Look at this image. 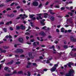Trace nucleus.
<instances>
[{
  "mask_svg": "<svg viewBox=\"0 0 76 76\" xmlns=\"http://www.w3.org/2000/svg\"><path fill=\"white\" fill-rule=\"evenodd\" d=\"M58 66V65L57 64H55L54 66L51 69L50 71L52 72H54L57 69V67Z\"/></svg>",
  "mask_w": 76,
  "mask_h": 76,
  "instance_id": "obj_1",
  "label": "nucleus"
},
{
  "mask_svg": "<svg viewBox=\"0 0 76 76\" xmlns=\"http://www.w3.org/2000/svg\"><path fill=\"white\" fill-rule=\"evenodd\" d=\"M74 71L73 69H71L69 71V73L66 74L65 76H71L72 74L74 73Z\"/></svg>",
  "mask_w": 76,
  "mask_h": 76,
  "instance_id": "obj_2",
  "label": "nucleus"
},
{
  "mask_svg": "<svg viewBox=\"0 0 76 76\" xmlns=\"http://www.w3.org/2000/svg\"><path fill=\"white\" fill-rule=\"evenodd\" d=\"M23 50L22 49H18L16 51H15V52L16 53H23Z\"/></svg>",
  "mask_w": 76,
  "mask_h": 76,
  "instance_id": "obj_3",
  "label": "nucleus"
},
{
  "mask_svg": "<svg viewBox=\"0 0 76 76\" xmlns=\"http://www.w3.org/2000/svg\"><path fill=\"white\" fill-rule=\"evenodd\" d=\"M32 4L33 6H37L38 5V3L37 1H34L33 2Z\"/></svg>",
  "mask_w": 76,
  "mask_h": 76,
  "instance_id": "obj_4",
  "label": "nucleus"
},
{
  "mask_svg": "<svg viewBox=\"0 0 76 76\" xmlns=\"http://www.w3.org/2000/svg\"><path fill=\"white\" fill-rule=\"evenodd\" d=\"M18 41L19 42H21V43H23V39L22 38H20L18 39Z\"/></svg>",
  "mask_w": 76,
  "mask_h": 76,
  "instance_id": "obj_5",
  "label": "nucleus"
},
{
  "mask_svg": "<svg viewBox=\"0 0 76 76\" xmlns=\"http://www.w3.org/2000/svg\"><path fill=\"white\" fill-rule=\"evenodd\" d=\"M32 65V63L29 62L28 63V65L26 66V68H29L31 67V65Z\"/></svg>",
  "mask_w": 76,
  "mask_h": 76,
  "instance_id": "obj_6",
  "label": "nucleus"
},
{
  "mask_svg": "<svg viewBox=\"0 0 76 76\" xmlns=\"http://www.w3.org/2000/svg\"><path fill=\"white\" fill-rule=\"evenodd\" d=\"M20 29L24 30L25 29V26H23V25H21L20 26Z\"/></svg>",
  "mask_w": 76,
  "mask_h": 76,
  "instance_id": "obj_7",
  "label": "nucleus"
},
{
  "mask_svg": "<svg viewBox=\"0 0 76 76\" xmlns=\"http://www.w3.org/2000/svg\"><path fill=\"white\" fill-rule=\"evenodd\" d=\"M45 19H43L42 20H41L40 21V23L41 24V25H45V23H44L43 21H45Z\"/></svg>",
  "mask_w": 76,
  "mask_h": 76,
  "instance_id": "obj_8",
  "label": "nucleus"
},
{
  "mask_svg": "<svg viewBox=\"0 0 76 76\" xmlns=\"http://www.w3.org/2000/svg\"><path fill=\"white\" fill-rule=\"evenodd\" d=\"M40 34L42 36H45V35H46V34H45V33H44L43 31L40 32Z\"/></svg>",
  "mask_w": 76,
  "mask_h": 76,
  "instance_id": "obj_9",
  "label": "nucleus"
},
{
  "mask_svg": "<svg viewBox=\"0 0 76 76\" xmlns=\"http://www.w3.org/2000/svg\"><path fill=\"white\" fill-rule=\"evenodd\" d=\"M73 64L72 62H69L68 64V66L70 68H71V65H73Z\"/></svg>",
  "mask_w": 76,
  "mask_h": 76,
  "instance_id": "obj_10",
  "label": "nucleus"
},
{
  "mask_svg": "<svg viewBox=\"0 0 76 76\" xmlns=\"http://www.w3.org/2000/svg\"><path fill=\"white\" fill-rule=\"evenodd\" d=\"M14 62V61H13V60H12L10 62L8 63H7V65H10V64H12Z\"/></svg>",
  "mask_w": 76,
  "mask_h": 76,
  "instance_id": "obj_11",
  "label": "nucleus"
},
{
  "mask_svg": "<svg viewBox=\"0 0 76 76\" xmlns=\"http://www.w3.org/2000/svg\"><path fill=\"white\" fill-rule=\"evenodd\" d=\"M49 12H50V13L51 15H54V14H55V13L53 12V10H49Z\"/></svg>",
  "mask_w": 76,
  "mask_h": 76,
  "instance_id": "obj_12",
  "label": "nucleus"
},
{
  "mask_svg": "<svg viewBox=\"0 0 76 76\" xmlns=\"http://www.w3.org/2000/svg\"><path fill=\"white\" fill-rule=\"evenodd\" d=\"M74 39H75V38H74V37H73V36H71L70 40L72 42H73Z\"/></svg>",
  "mask_w": 76,
  "mask_h": 76,
  "instance_id": "obj_13",
  "label": "nucleus"
},
{
  "mask_svg": "<svg viewBox=\"0 0 76 76\" xmlns=\"http://www.w3.org/2000/svg\"><path fill=\"white\" fill-rule=\"evenodd\" d=\"M13 75V74H9L8 73H6L5 74V76H10L11 75Z\"/></svg>",
  "mask_w": 76,
  "mask_h": 76,
  "instance_id": "obj_14",
  "label": "nucleus"
},
{
  "mask_svg": "<svg viewBox=\"0 0 76 76\" xmlns=\"http://www.w3.org/2000/svg\"><path fill=\"white\" fill-rule=\"evenodd\" d=\"M6 52V50H3L2 49V50H1V53H5Z\"/></svg>",
  "mask_w": 76,
  "mask_h": 76,
  "instance_id": "obj_15",
  "label": "nucleus"
},
{
  "mask_svg": "<svg viewBox=\"0 0 76 76\" xmlns=\"http://www.w3.org/2000/svg\"><path fill=\"white\" fill-rule=\"evenodd\" d=\"M48 14L47 13H45L44 14V18H47V15Z\"/></svg>",
  "mask_w": 76,
  "mask_h": 76,
  "instance_id": "obj_16",
  "label": "nucleus"
},
{
  "mask_svg": "<svg viewBox=\"0 0 76 76\" xmlns=\"http://www.w3.org/2000/svg\"><path fill=\"white\" fill-rule=\"evenodd\" d=\"M37 20H39V19H42V18L41 16H39V17H37Z\"/></svg>",
  "mask_w": 76,
  "mask_h": 76,
  "instance_id": "obj_17",
  "label": "nucleus"
},
{
  "mask_svg": "<svg viewBox=\"0 0 76 76\" xmlns=\"http://www.w3.org/2000/svg\"><path fill=\"white\" fill-rule=\"evenodd\" d=\"M4 49H7V48H9V46H5L3 47Z\"/></svg>",
  "mask_w": 76,
  "mask_h": 76,
  "instance_id": "obj_18",
  "label": "nucleus"
},
{
  "mask_svg": "<svg viewBox=\"0 0 76 76\" xmlns=\"http://www.w3.org/2000/svg\"><path fill=\"white\" fill-rule=\"evenodd\" d=\"M16 29L18 30H19V29H20V26H16Z\"/></svg>",
  "mask_w": 76,
  "mask_h": 76,
  "instance_id": "obj_19",
  "label": "nucleus"
},
{
  "mask_svg": "<svg viewBox=\"0 0 76 76\" xmlns=\"http://www.w3.org/2000/svg\"><path fill=\"white\" fill-rule=\"evenodd\" d=\"M71 56L72 57H76V53H75L74 55H71Z\"/></svg>",
  "mask_w": 76,
  "mask_h": 76,
  "instance_id": "obj_20",
  "label": "nucleus"
},
{
  "mask_svg": "<svg viewBox=\"0 0 76 76\" xmlns=\"http://www.w3.org/2000/svg\"><path fill=\"white\" fill-rule=\"evenodd\" d=\"M61 31L62 32H64V29L63 27L61 29Z\"/></svg>",
  "mask_w": 76,
  "mask_h": 76,
  "instance_id": "obj_21",
  "label": "nucleus"
},
{
  "mask_svg": "<svg viewBox=\"0 0 76 76\" xmlns=\"http://www.w3.org/2000/svg\"><path fill=\"white\" fill-rule=\"evenodd\" d=\"M35 16V15H29V17L30 18H32L33 17H34Z\"/></svg>",
  "mask_w": 76,
  "mask_h": 76,
  "instance_id": "obj_22",
  "label": "nucleus"
},
{
  "mask_svg": "<svg viewBox=\"0 0 76 76\" xmlns=\"http://www.w3.org/2000/svg\"><path fill=\"white\" fill-rule=\"evenodd\" d=\"M15 0H7L5 1L6 3H8L9 1H14Z\"/></svg>",
  "mask_w": 76,
  "mask_h": 76,
  "instance_id": "obj_23",
  "label": "nucleus"
},
{
  "mask_svg": "<svg viewBox=\"0 0 76 76\" xmlns=\"http://www.w3.org/2000/svg\"><path fill=\"white\" fill-rule=\"evenodd\" d=\"M68 14H69V15H70L71 16H73V13L72 12H69L68 13Z\"/></svg>",
  "mask_w": 76,
  "mask_h": 76,
  "instance_id": "obj_24",
  "label": "nucleus"
},
{
  "mask_svg": "<svg viewBox=\"0 0 76 76\" xmlns=\"http://www.w3.org/2000/svg\"><path fill=\"white\" fill-rule=\"evenodd\" d=\"M28 55L29 57H31V56L32 55V53H28Z\"/></svg>",
  "mask_w": 76,
  "mask_h": 76,
  "instance_id": "obj_25",
  "label": "nucleus"
},
{
  "mask_svg": "<svg viewBox=\"0 0 76 76\" xmlns=\"http://www.w3.org/2000/svg\"><path fill=\"white\" fill-rule=\"evenodd\" d=\"M50 19L51 20H54V18L53 16H52L50 18Z\"/></svg>",
  "mask_w": 76,
  "mask_h": 76,
  "instance_id": "obj_26",
  "label": "nucleus"
},
{
  "mask_svg": "<svg viewBox=\"0 0 76 76\" xmlns=\"http://www.w3.org/2000/svg\"><path fill=\"white\" fill-rule=\"evenodd\" d=\"M3 30L5 32H7V29L5 28H2Z\"/></svg>",
  "mask_w": 76,
  "mask_h": 76,
  "instance_id": "obj_27",
  "label": "nucleus"
},
{
  "mask_svg": "<svg viewBox=\"0 0 76 76\" xmlns=\"http://www.w3.org/2000/svg\"><path fill=\"white\" fill-rule=\"evenodd\" d=\"M32 64H33V66H36V67H37V66H38L37 65V64L35 63H32Z\"/></svg>",
  "mask_w": 76,
  "mask_h": 76,
  "instance_id": "obj_28",
  "label": "nucleus"
},
{
  "mask_svg": "<svg viewBox=\"0 0 76 76\" xmlns=\"http://www.w3.org/2000/svg\"><path fill=\"white\" fill-rule=\"evenodd\" d=\"M27 76H31V72H27Z\"/></svg>",
  "mask_w": 76,
  "mask_h": 76,
  "instance_id": "obj_29",
  "label": "nucleus"
},
{
  "mask_svg": "<svg viewBox=\"0 0 76 76\" xmlns=\"http://www.w3.org/2000/svg\"><path fill=\"white\" fill-rule=\"evenodd\" d=\"M4 70H9L8 67H5L4 68Z\"/></svg>",
  "mask_w": 76,
  "mask_h": 76,
  "instance_id": "obj_30",
  "label": "nucleus"
},
{
  "mask_svg": "<svg viewBox=\"0 0 76 76\" xmlns=\"http://www.w3.org/2000/svg\"><path fill=\"white\" fill-rule=\"evenodd\" d=\"M64 48H68V47H67V46L65 45L64 46Z\"/></svg>",
  "mask_w": 76,
  "mask_h": 76,
  "instance_id": "obj_31",
  "label": "nucleus"
},
{
  "mask_svg": "<svg viewBox=\"0 0 76 76\" xmlns=\"http://www.w3.org/2000/svg\"><path fill=\"white\" fill-rule=\"evenodd\" d=\"M36 42H34L33 43V44L34 46H37V45H36Z\"/></svg>",
  "mask_w": 76,
  "mask_h": 76,
  "instance_id": "obj_32",
  "label": "nucleus"
},
{
  "mask_svg": "<svg viewBox=\"0 0 76 76\" xmlns=\"http://www.w3.org/2000/svg\"><path fill=\"white\" fill-rule=\"evenodd\" d=\"M18 74H21L22 73V71H19L18 72Z\"/></svg>",
  "mask_w": 76,
  "mask_h": 76,
  "instance_id": "obj_33",
  "label": "nucleus"
},
{
  "mask_svg": "<svg viewBox=\"0 0 76 76\" xmlns=\"http://www.w3.org/2000/svg\"><path fill=\"white\" fill-rule=\"evenodd\" d=\"M14 15L12 14L10 15V18H13V17H14Z\"/></svg>",
  "mask_w": 76,
  "mask_h": 76,
  "instance_id": "obj_34",
  "label": "nucleus"
},
{
  "mask_svg": "<svg viewBox=\"0 0 76 76\" xmlns=\"http://www.w3.org/2000/svg\"><path fill=\"white\" fill-rule=\"evenodd\" d=\"M50 61H49V60L48 59L47 60V61L46 62V63L47 64L50 63Z\"/></svg>",
  "mask_w": 76,
  "mask_h": 76,
  "instance_id": "obj_35",
  "label": "nucleus"
},
{
  "mask_svg": "<svg viewBox=\"0 0 76 76\" xmlns=\"http://www.w3.org/2000/svg\"><path fill=\"white\" fill-rule=\"evenodd\" d=\"M46 28H47V27H46V26H44L42 28V29H44Z\"/></svg>",
  "mask_w": 76,
  "mask_h": 76,
  "instance_id": "obj_36",
  "label": "nucleus"
},
{
  "mask_svg": "<svg viewBox=\"0 0 76 76\" xmlns=\"http://www.w3.org/2000/svg\"><path fill=\"white\" fill-rule=\"evenodd\" d=\"M14 4H15V3L14 2H13V3H11V4H10V6H13V5H14Z\"/></svg>",
  "mask_w": 76,
  "mask_h": 76,
  "instance_id": "obj_37",
  "label": "nucleus"
},
{
  "mask_svg": "<svg viewBox=\"0 0 76 76\" xmlns=\"http://www.w3.org/2000/svg\"><path fill=\"white\" fill-rule=\"evenodd\" d=\"M20 61L16 62V64H20Z\"/></svg>",
  "mask_w": 76,
  "mask_h": 76,
  "instance_id": "obj_38",
  "label": "nucleus"
},
{
  "mask_svg": "<svg viewBox=\"0 0 76 76\" xmlns=\"http://www.w3.org/2000/svg\"><path fill=\"white\" fill-rule=\"evenodd\" d=\"M48 70V69H47L46 68L43 69V71H44L45 72H46V71H47Z\"/></svg>",
  "mask_w": 76,
  "mask_h": 76,
  "instance_id": "obj_39",
  "label": "nucleus"
},
{
  "mask_svg": "<svg viewBox=\"0 0 76 76\" xmlns=\"http://www.w3.org/2000/svg\"><path fill=\"white\" fill-rule=\"evenodd\" d=\"M16 73H17L16 71H15L13 72V73H11V74H13H13Z\"/></svg>",
  "mask_w": 76,
  "mask_h": 76,
  "instance_id": "obj_40",
  "label": "nucleus"
},
{
  "mask_svg": "<svg viewBox=\"0 0 76 76\" xmlns=\"http://www.w3.org/2000/svg\"><path fill=\"white\" fill-rule=\"evenodd\" d=\"M4 22H0V25H4Z\"/></svg>",
  "mask_w": 76,
  "mask_h": 76,
  "instance_id": "obj_41",
  "label": "nucleus"
},
{
  "mask_svg": "<svg viewBox=\"0 0 76 76\" xmlns=\"http://www.w3.org/2000/svg\"><path fill=\"white\" fill-rule=\"evenodd\" d=\"M60 74L62 75H64V73L63 72H61L60 73Z\"/></svg>",
  "mask_w": 76,
  "mask_h": 76,
  "instance_id": "obj_42",
  "label": "nucleus"
},
{
  "mask_svg": "<svg viewBox=\"0 0 76 76\" xmlns=\"http://www.w3.org/2000/svg\"><path fill=\"white\" fill-rule=\"evenodd\" d=\"M4 6V5L3 4H1L0 5V7H3Z\"/></svg>",
  "mask_w": 76,
  "mask_h": 76,
  "instance_id": "obj_43",
  "label": "nucleus"
},
{
  "mask_svg": "<svg viewBox=\"0 0 76 76\" xmlns=\"http://www.w3.org/2000/svg\"><path fill=\"white\" fill-rule=\"evenodd\" d=\"M7 10H11V9H10V8H8L7 9Z\"/></svg>",
  "mask_w": 76,
  "mask_h": 76,
  "instance_id": "obj_44",
  "label": "nucleus"
},
{
  "mask_svg": "<svg viewBox=\"0 0 76 76\" xmlns=\"http://www.w3.org/2000/svg\"><path fill=\"white\" fill-rule=\"evenodd\" d=\"M65 9V8L63 7H61V10H64Z\"/></svg>",
  "mask_w": 76,
  "mask_h": 76,
  "instance_id": "obj_45",
  "label": "nucleus"
},
{
  "mask_svg": "<svg viewBox=\"0 0 76 76\" xmlns=\"http://www.w3.org/2000/svg\"><path fill=\"white\" fill-rule=\"evenodd\" d=\"M10 29L11 31H13V28L12 27H10Z\"/></svg>",
  "mask_w": 76,
  "mask_h": 76,
  "instance_id": "obj_46",
  "label": "nucleus"
},
{
  "mask_svg": "<svg viewBox=\"0 0 76 76\" xmlns=\"http://www.w3.org/2000/svg\"><path fill=\"white\" fill-rule=\"evenodd\" d=\"M72 51H76V48H73L72 50Z\"/></svg>",
  "mask_w": 76,
  "mask_h": 76,
  "instance_id": "obj_47",
  "label": "nucleus"
},
{
  "mask_svg": "<svg viewBox=\"0 0 76 76\" xmlns=\"http://www.w3.org/2000/svg\"><path fill=\"white\" fill-rule=\"evenodd\" d=\"M42 15V14H36V15L37 16H41V15Z\"/></svg>",
  "mask_w": 76,
  "mask_h": 76,
  "instance_id": "obj_48",
  "label": "nucleus"
},
{
  "mask_svg": "<svg viewBox=\"0 0 76 76\" xmlns=\"http://www.w3.org/2000/svg\"><path fill=\"white\" fill-rule=\"evenodd\" d=\"M23 16H25L26 18H27L28 17V16L26 15V14H24L23 15Z\"/></svg>",
  "mask_w": 76,
  "mask_h": 76,
  "instance_id": "obj_49",
  "label": "nucleus"
},
{
  "mask_svg": "<svg viewBox=\"0 0 76 76\" xmlns=\"http://www.w3.org/2000/svg\"><path fill=\"white\" fill-rule=\"evenodd\" d=\"M65 17H66V18H69V15H66V16H65Z\"/></svg>",
  "mask_w": 76,
  "mask_h": 76,
  "instance_id": "obj_50",
  "label": "nucleus"
},
{
  "mask_svg": "<svg viewBox=\"0 0 76 76\" xmlns=\"http://www.w3.org/2000/svg\"><path fill=\"white\" fill-rule=\"evenodd\" d=\"M39 58L40 59H41V60H42V59H43V57H42V56H40Z\"/></svg>",
  "mask_w": 76,
  "mask_h": 76,
  "instance_id": "obj_51",
  "label": "nucleus"
},
{
  "mask_svg": "<svg viewBox=\"0 0 76 76\" xmlns=\"http://www.w3.org/2000/svg\"><path fill=\"white\" fill-rule=\"evenodd\" d=\"M31 42H34V39H32L31 40Z\"/></svg>",
  "mask_w": 76,
  "mask_h": 76,
  "instance_id": "obj_52",
  "label": "nucleus"
},
{
  "mask_svg": "<svg viewBox=\"0 0 76 76\" xmlns=\"http://www.w3.org/2000/svg\"><path fill=\"white\" fill-rule=\"evenodd\" d=\"M6 25H9V22H7L6 23Z\"/></svg>",
  "mask_w": 76,
  "mask_h": 76,
  "instance_id": "obj_53",
  "label": "nucleus"
},
{
  "mask_svg": "<svg viewBox=\"0 0 76 76\" xmlns=\"http://www.w3.org/2000/svg\"><path fill=\"white\" fill-rule=\"evenodd\" d=\"M55 7H56V8H59V7H59V6H58L56 5L55 6Z\"/></svg>",
  "mask_w": 76,
  "mask_h": 76,
  "instance_id": "obj_54",
  "label": "nucleus"
},
{
  "mask_svg": "<svg viewBox=\"0 0 76 76\" xmlns=\"http://www.w3.org/2000/svg\"><path fill=\"white\" fill-rule=\"evenodd\" d=\"M68 32H72V30H68Z\"/></svg>",
  "mask_w": 76,
  "mask_h": 76,
  "instance_id": "obj_55",
  "label": "nucleus"
},
{
  "mask_svg": "<svg viewBox=\"0 0 76 76\" xmlns=\"http://www.w3.org/2000/svg\"><path fill=\"white\" fill-rule=\"evenodd\" d=\"M2 66H3V64H1L0 65V69H1V67H2Z\"/></svg>",
  "mask_w": 76,
  "mask_h": 76,
  "instance_id": "obj_56",
  "label": "nucleus"
},
{
  "mask_svg": "<svg viewBox=\"0 0 76 76\" xmlns=\"http://www.w3.org/2000/svg\"><path fill=\"white\" fill-rule=\"evenodd\" d=\"M56 31L57 32H59V29H56Z\"/></svg>",
  "mask_w": 76,
  "mask_h": 76,
  "instance_id": "obj_57",
  "label": "nucleus"
},
{
  "mask_svg": "<svg viewBox=\"0 0 76 76\" xmlns=\"http://www.w3.org/2000/svg\"><path fill=\"white\" fill-rule=\"evenodd\" d=\"M31 57V58H34V56H32V55L31 56V57Z\"/></svg>",
  "mask_w": 76,
  "mask_h": 76,
  "instance_id": "obj_58",
  "label": "nucleus"
},
{
  "mask_svg": "<svg viewBox=\"0 0 76 76\" xmlns=\"http://www.w3.org/2000/svg\"><path fill=\"white\" fill-rule=\"evenodd\" d=\"M32 20H35L36 19V18H35V17H34L32 18Z\"/></svg>",
  "mask_w": 76,
  "mask_h": 76,
  "instance_id": "obj_59",
  "label": "nucleus"
},
{
  "mask_svg": "<svg viewBox=\"0 0 76 76\" xmlns=\"http://www.w3.org/2000/svg\"><path fill=\"white\" fill-rule=\"evenodd\" d=\"M8 38H12V36L10 35H9V36H8Z\"/></svg>",
  "mask_w": 76,
  "mask_h": 76,
  "instance_id": "obj_60",
  "label": "nucleus"
},
{
  "mask_svg": "<svg viewBox=\"0 0 76 76\" xmlns=\"http://www.w3.org/2000/svg\"><path fill=\"white\" fill-rule=\"evenodd\" d=\"M73 42H76V39L74 38Z\"/></svg>",
  "mask_w": 76,
  "mask_h": 76,
  "instance_id": "obj_61",
  "label": "nucleus"
},
{
  "mask_svg": "<svg viewBox=\"0 0 76 76\" xmlns=\"http://www.w3.org/2000/svg\"><path fill=\"white\" fill-rule=\"evenodd\" d=\"M42 6V4H40L39 5V7H40Z\"/></svg>",
  "mask_w": 76,
  "mask_h": 76,
  "instance_id": "obj_62",
  "label": "nucleus"
},
{
  "mask_svg": "<svg viewBox=\"0 0 76 76\" xmlns=\"http://www.w3.org/2000/svg\"><path fill=\"white\" fill-rule=\"evenodd\" d=\"M51 48H54V46L53 45V46H52V47H51Z\"/></svg>",
  "mask_w": 76,
  "mask_h": 76,
  "instance_id": "obj_63",
  "label": "nucleus"
},
{
  "mask_svg": "<svg viewBox=\"0 0 76 76\" xmlns=\"http://www.w3.org/2000/svg\"><path fill=\"white\" fill-rule=\"evenodd\" d=\"M41 47H45V45H42L41 46Z\"/></svg>",
  "mask_w": 76,
  "mask_h": 76,
  "instance_id": "obj_64",
  "label": "nucleus"
}]
</instances>
